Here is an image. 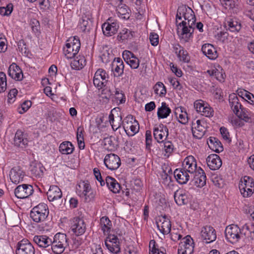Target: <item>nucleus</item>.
Listing matches in <instances>:
<instances>
[{
  "mask_svg": "<svg viewBox=\"0 0 254 254\" xmlns=\"http://www.w3.org/2000/svg\"><path fill=\"white\" fill-rule=\"evenodd\" d=\"M33 241L40 247L47 248L50 246L52 239L46 236L39 235L35 236L33 237Z\"/></svg>",
  "mask_w": 254,
  "mask_h": 254,
  "instance_id": "nucleus-42",
  "label": "nucleus"
},
{
  "mask_svg": "<svg viewBox=\"0 0 254 254\" xmlns=\"http://www.w3.org/2000/svg\"><path fill=\"white\" fill-rule=\"evenodd\" d=\"M33 192L32 187L31 185L23 184L19 185L15 189V196L20 199L25 198L30 196Z\"/></svg>",
  "mask_w": 254,
  "mask_h": 254,
  "instance_id": "nucleus-26",
  "label": "nucleus"
},
{
  "mask_svg": "<svg viewBox=\"0 0 254 254\" xmlns=\"http://www.w3.org/2000/svg\"><path fill=\"white\" fill-rule=\"evenodd\" d=\"M196 21L193 11L186 5L180 6L176 14V23L185 22L189 25H194Z\"/></svg>",
  "mask_w": 254,
  "mask_h": 254,
  "instance_id": "nucleus-3",
  "label": "nucleus"
},
{
  "mask_svg": "<svg viewBox=\"0 0 254 254\" xmlns=\"http://www.w3.org/2000/svg\"><path fill=\"white\" fill-rule=\"evenodd\" d=\"M135 33L126 28L121 30L118 35V39L119 41L125 42L131 40L134 36Z\"/></svg>",
  "mask_w": 254,
  "mask_h": 254,
  "instance_id": "nucleus-49",
  "label": "nucleus"
},
{
  "mask_svg": "<svg viewBox=\"0 0 254 254\" xmlns=\"http://www.w3.org/2000/svg\"><path fill=\"white\" fill-rule=\"evenodd\" d=\"M44 170L45 168L40 163H34L31 165V174L36 178H41L43 176Z\"/></svg>",
  "mask_w": 254,
  "mask_h": 254,
  "instance_id": "nucleus-44",
  "label": "nucleus"
},
{
  "mask_svg": "<svg viewBox=\"0 0 254 254\" xmlns=\"http://www.w3.org/2000/svg\"><path fill=\"white\" fill-rule=\"evenodd\" d=\"M224 26L226 30L234 33L238 32L242 28L241 21L236 17L227 18Z\"/></svg>",
  "mask_w": 254,
  "mask_h": 254,
  "instance_id": "nucleus-27",
  "label": "nucleus"
},
{
  "mask_svg": "<svg viewBox=\"0 0 254 254\" xmlns=\"http://www.w3.org/2000/svg\"><path fill=\"white\" fill-rule=\"evenodd\" d=\"M125 254H138V249L133 245H129L125 248Z\"/></svg>",
  "mask_w": 254,
  "mask_h": 254,
  "instance_id": "nucleus-62",
  "label": "nucleus"
},
{
  "mask_svg": "<svg viewBox=\"0 0 254 254\" xmlns=\"http://www.w3.org/2000/svg\"><path fill=\"white\" fill-rule=\"evenodd\" d=\"M32 103L30 101H24L22 104H21L20 107L18 108V112L20 114H22L24 113H25L26 111H28V110L29 109V108L31 106Z\"/></svg>",
  "mask_w": 254,
  "mask_h": 254,
  "instance_id": "nucleus-60",
  "label": "nucleus"
},
{
  "mask_svg": "<svg viewBox=\"0 0 254 254\" xmlns=\"http://www.w3.org/2000/svg\"><path fill=\"white\" fill-rule=\"evenodd\" d=\"M169 135L167 127L163 124L155 125L153 127V136L157 142L161 143L165 141Z\"/></svg>",
  "mask_w": 254,
  "mask_h": 254,
  "instance_id": "nucleus-15",
  "label": "nucleus"
},
{
  "mask_svg": "<svg viewBox=\"0 0 254 254\" xmlns=\"http://www.w3.org/2000/svg\"><path fill=\"white\" fill-rule=\"evenodd\" d=\"M206 72L220 82H224L226 75L223 68L218 64H212Z\"/></svg>",
  "mask_w": 254,
  "mask_h": 254,
  "instance_id": "nucleus-18",
  "label": "nucleus"
},
{
  "mask_svg": "<svg viewBox=\"0 0 254 254\" xmlns=\"http://www.w3.org/2000/svg\"><path fill=\"white\" fill-rule=\"evenodd\" d=\"M6 77L3 72H0V93L4 92L6 88Z\"/></svg>",
  "mask_w": 254,
  "mask_h": 254,
  "instance_id": "nucleus-59",
  "label": "nucleus"
},
{
  "mask_svg": "<svg viewBox=\"0 0 254 254\" xmlns=\"http://www.w3.org/2000/svg\"><path fill=\"white\" fill-rule=\"evenodd\" d=\"M163 143V151L164 152V156L168 157L173 152L174 146L171 141H165Z\"/></svg>",
  "mask_w": 254,
  "mask_h": 254,
  "instance_id": "nucleus-56",
  "label": "nucleus"
},
{
  "mask_svg": "<svg viewBox=\"0 0 254 254\" xmlns=\"http://www.w3.org/2000/svg\"><path fill=\"white\" fill-rule=\"evenodd\" d=\"M105 183L111 191L114 193H117L120 192L121 190L120 185L115 178L110 176H107Z\"/></svg>",
  "mask_w": 254,
  "mask_h": 254,
  "instance_id": "nucleus-37",
  "label": "nucleus"
},
{
  "mask_svg": "<svg viewBox=\"0 0 254 254\" xmlns=\"http://www.w3.org/2000/svg\"><path fill=\"white\" fill-rule=\"evenodd\" d=\"M91 24V17L89 14H88L87 15L82 16L79 21L78 26L81 31H85L89 30Z\"/></svg>",
  "mask_w": 254,
  "mask_h": 254,
  "instance_id": "nucleus-50",
  "label": "nucleus"
},
{
  "mask_svg": "<svg viewBox=\"0 0 254 254\" xmlns=\"http://www.w3.org/2000/svg\"><path fill=\"white\" fill-rule=\"evenodd\" d=\"M122 57L126 63L132 69H136L139 65V60L130 51L125 50Z\"/></svg>",
  "mask_w": 254,
  "mask_h": 254,
  "instance_id": "nucleus-24",
  "label": "nucleus"
},
{
  "mask_svg": "<svg viewBox=\"0 0 254 254\" xmlns=\"http://www.w3.org/2000/svg\"><path fill=\"white\" fill-rule=\"evenodd\" d=\"M68 246L66 235L58 233L52 239V243L50 246H51V250L54 254H61Z\"/></svg>",
  "mask_w": 254,
  "mask_h": 254,
  "instance_id": "nucleus-4",
  "label": "nucleus"
},
{
  "mask_svg": "<svg viewBox=\"0 0 254 254\" xmlns=\"http://www.w3.org/2000/svg\"><path fill=\"white\" fill-rule=\"evenodd\" d=\"M24 176V172L19 167H13L11 169L9 173V178L11 181L15 184L21 182L23 181Z\"/></svg>",
  "mask_w": 254,
  "mask_h": 254,
  "instance_id": "nucleus-30",
  "label": "nucleus"
},
{
  "mask_svg": "<svg viewBox=\"0 0 254 254\" xmlns=\"http://www.w3.org/2000/svg\"><path fill=\"white\" fill-rule=\"evenodd\" d=\"M173 51L175 52L180 62L188 63L190 61V57L188 52L178 43L173 45Z\"/></svg>",
  "mask_w": 254,
  "mask_h": 254,
  "instance_id": "nucleus-23",
  "label": "nucleus"
},
{
  "mask_svg": "<svg viewBox=\"0 0 254 254\" xmlns=\"http://www.w3.org/2000/svg\"><path fill=\"white\" fill-rule=\"evenodd\" d=\"M149 39L151 44L153 46H156L159 43V36L156 33H150Z\"/></svg>",
  "mask_w": 254,
  "mask_h": 254,
  "instance_id": "nucleus-63",
  "label": "nucleus"
},
{
  "mask_svg": "<svg viewBox=\"0 0 254 254\" xmlns=\"http://www.w3.org/2000/svg\"><path fill=\"white\" fill-rule=\"evenodd\" d=\"M119 28V22L112 17L109 18L102 26L103 34L107 36H111L116 34Z\"/></svg>",
  "mask_w": 254,
  "mask_h": 254,
  "instance_id": "nucleus-13",
  "label": "nucleus"
},
{
  "mask_svg": "<svg viewBox=\"0 0 254 254\" xmlns=\"http://www.w3.org/2000/svg\"><path fill=\"white\" fill-rule=\"evenodd\" d=\"M115 95L117 102L119 104H123L126 102V96L123 91H122L120 89H115Z\"/></svg>",
  "mask_w": 254,
  "mask_h": 254,
  "instance_id": "nucleus-57",
  "label": "nucleus"
},
{
  "mask_svg": "<svg viewBox=\"0 0 254 254\" xmlns=\"http://www.w3.org/2000/svg\"><path fill=\"white\" fill-rule=\"evenodd\" d=\"M203 54L211 60H214L218 57V55L215 47L212 44L206 43L201 47Z\"/></svg>",
  "mask_w": 254,
  "mask_h": 254,
  "instance_id": "nucleus-32",
  "label": "nucleus"
},
{
  "mask_svg": "<svg viewBox=\"0 0 254 254\" xmlns=\"http://www.w3.org/2000/svg\"><path fill=\"white\" fill-rule=\"evenodd\" d=\"M124 64L120 58H115L112 63V70L117 76H120L123 73Z\"/></svg>",
  "mask_w": 254,
  "mask_h": 254,
  "instance_id": "nucleus-45",
  "label": "nucleus"
},
{
  "mask_svg": "<svg viewBox=\"0 0 254 254\" xmlns=\"http://www.w3.org/2000/svg\"><path fill=\"white\" fill-rule=\"evenodd\" d=\"M190 173L182 167L176 169L174 172V177L180 184H186L190 179Z\"/></svg>",
  "mask_w": 254,
  "mask_h": 254,
  "instance_id": "nucleus-29",
  "label": "nucleus"
},
{
  "mask_svg": "<svg viewBox=\"0 0 254 254\" xmlns=\"http://www.w3.org/2000/svg\"><path fill=\"white\" fill-rule=\"evenodd\" d=\"M48 199L50 201H54L60 199L62 196L61 189L57 186H50L47 192Z\"/></svg>",
  "mask_w": 254,
  "mask_h": 254,
  "instance_id": "nucleus-36",
  "label": "nucleus"
},
{
  "mask_svg": "<svg viewBox=\"0 0 254 254\" xmlns=\"http://www.w3.org/2000/svg\"><path fill=\"white\" fill-rule=\"evenodd\" d=\"M193 184L198 188H202L206 184V177L202 168H198L193 174Z\"/></svg>",
  "mask_w": 254,
  "mask_h": 254,
  "instance_id": "nucleus-28",
  "label": "nucleus"
},
{
  "mask_svg": "<svg viewBox=\"0 0 254 254\" xmlns=\"http://www.w3.org/2000/svg\"><path fill=\"white\" fill-rule=\"evenodd\" d=\"M207 144L210 149L215 152L219 153L223 150L221 142L215 137L210 136L207 140Z\"/></svg>",
  "mask_w": 254,
  "mask_h": 254,
  "instance_id": "nucleus-40",
  "label": "nucleus"
},
{
  "mask_svg": "<svg viewBox=\"0 0 254 254\" xmlns=\"http://www.w3.org/2000/svg\"><path fill=\"white\" fill-rule=\"evenodd\" d=\"M236 116L241 119L242 121L248 123L251 122L253 113L247 108H242L239 110Z\"/></svg>",
  "mask_w": 254,
  "mask_h": 254,
  "instance_id": "nucleus-51",
  "label": "nucleus"
},
{
  "mask_svg": "<svg viewBox=\"0 0 254 254\" xmlns=\"http://www.w3.org/2000/svg\"><path fill=\"white\" fill-rule=\"evenodd\" d=\"M229 121L235 127H242L244 125L243 121L238 117L234 116L230 117L229 118Z\"/></svg>",
  "mask_w": 254,
  "mask_h": 254,
  "instance_id": "nucleus-58",
  "label": "nucleus"
},
{
  "mask_svg": "<svg viewBox=\"0 0 254 254\" xmlns=\"http://www.w3.org/2000/svg\"><path fill=\"white\" fill-rule=\"evenodd\" d=\"M80 48V42L78 38L72 37L66 42L63 48V53L67 59H71L78 54Z\"/></svg>",
  "mask_w": 254,
  "mask_h": 254,
  "instance_id": "nucleus-5",
  "label": "nucleus"
},
{
  "mask_svg": "<svg viewBox=\"0 0 254 254\" xmlns=\"http://www.w3.org/2000/svg\"><path fill=\"white\" fill-rule=\"evenodd\" d=\"M193 249V239L190 235H187L181 240L178 250V254H192Z\"/></svg>",
  "mask_w": 254,
  "mask_h": 254,
  "instance_id": "nucleus-11",
  "label": "nucleus"
},
{
  "mask_svg": "<svg viewBox=\"0 0 254 254\" xmlns=\"http://www.w3.org/2000/svg\"><path fill=\"white\" fill-rule=\"evenodd\" d=\"M229 103L231 110L235 114H238L239 110L243 107L238 99L237 93H233L229 95Z\"/></svg>",
  "mask_w": 254,
  "mask_h": 254,
  "instance_id": "nucleus-35",
  "label": "nucleus"
},
{
  "mask_svg": "<svg viewBox=\"0 0 254 254\" xmlns=\"http://www.w3.org/2000/svg\"><path fill=\"white\" fill-rule=\"evenodd\" d=\"M153 90L156 96L159 97H164L167 93L166 88L161 82H157L154 85Z\"/></svg>",
  "mask_w": 254,
  "mask_h": 254,
  "instance_id": "nucleus-54",
  "label": "nucleus"
},
{
  "mask_svg": "<svg viewBox=\"0 0 254 254\" xmlns=\"http://www.w3.org/2000/svg\"><path fill=\"white\" fill-rule=\"evenodd\" d=\"M123 127L127 134L129 136L135 135L139 129L138 122L131 115L125 118L123 121Z\"/></svg>",
  "mask_w": 254,
  "mask_h": 254,
  "instance_id": "nucleus-9",
  "label": "nucleus"
},
{
  "mask_svg": "<svg viewBox=\"0 0 254 254\" xmlns=\"http://www.w3.org/2000/svg\"><path fill=\"white\" fill-rule=\"evenodd\" d=\"M100 227L104 235L110 234L112 224L108 217L103 216L100 220Z\"/></svg>",
  "mask_w": 254,
  "mask_h": 254,
  "instance_id": "nucleus-43",
  "label": "nucleus"
},
{
  "mask_svg": "<svg viewBox=\"0 0 254 254\" xmlns=\"http://www.w3.org/2000/svg\"><path fill=\"white\" fill-rule=\"evenodd\" d=\"M117 7V14L119 17L123 19H127L130 17L129 9L127 6L122 3L118 4L116 6Z\"/></svg>",
  "mask_w": 254,
  "mask_h": 254,
  "instance_id": "nucleus-41",
  "label": "nucleus"
},
{
  "mask_svg": "<svg viewBox=\"0 0 254 254\" xmlns=\"http://www.w3.org/2000/svg\"><path fill=\"white\" fill-rule=\"evenodd\" d=\"M71 229L75 235H81L85 232L86 225L83 219L75 217L72 219Z\"/></svg>",
  "mask_w": 254,
  "mask_h": 254,
  "instance_id": "nucleus-25",
  "label": "nucleus"
},
{
  "mask_svg": "<svg viewBox=\"0 0 254 254\" xmlns=\"http://www.w3.org/2000/svg\"><path fill=\"white\" fill-rule=\"evenodd\" d=\"M74 149L73 144L69 141H64L59 146V151L63 154H70Z\"/></svg>",
  "mask_w": 254,
  "mask_h": 254,
  "instance_id": "nucleus-53",
  "label": "nucleus"
},
{
  "mask_svg": "<svg viewBox=\"0 0 254 254\" xmlns=\"http://www.w3.org/2000/svg\"><path fill=\"white\" fill-rule=\"evenodd\" d=\"M169 234L171 240L174 242L182 239L181 238L183 237V230L181 228H175L173 227Z\"/></svg>",
  "mask_w": 254,
  "mask_h": 254,
  "instance_id": "nucleus-55",
  "label": "nucleus"
},
{
  "mask_svg": "<svg viewBox=\"0 0 254 254\" xmlns=\"http://www.w3.org/2000/svg\"><path fill=\"white\" fill-rule=\"evenodd\" d=\"M105 244L109 252L118 254L120 252V243L118 237L112 234L108 235L105 241Z\"/></svg>",
  "mask_w": 254,
  "mask_h": 254,
  "instance_id": "nucleus-12",
  "label": "nucleus"
},
{
  "mask_svg": "<svg viewBox=\"0 0 254 254\" xmlns=\"http://www.w3.org/2000/svg\"><path fill=\"white\" fill-rule=\"evenodd\" d=\"M171 112V109L169 107L166 103L163 102L161 106L158 108L157 115L158 119L167 118Z\"/></svg>",
  "mask_w": 254,
  "mask_h": 254,
  "instance_id": "nucleus-48",
  "label": "nucleus"
},
{
  "mask_svg": "<svg viewBox=\"0 0 254 254\" xmlns=\"http://www.w3.org/2000/svg\"><path fill=\"white\" fill-rule=\"evenodd\" d=\"M239 188L241 194L245 197L251 196L254 192V180L253 178L245 176L239 182Z\"/></svg>",
  "mask_w": 254,
  "mask_h": 254,
  "instance_id": "nucleus-7",
  "label": "nucleus"
},
{
  "mask_svg": "<svg viewBox=\"0 0 254 254\" xmlns=\"http://www.w3.org/2000/svg\"><path fill=\"white\" fill-rule=\"evenodd\" d=\"M175 114L179 123L185 125L188 122V113L185 108L182 107L176 109Z\"/></svg>",
  "mask_w": 254,
  "mask_h": 254,
  "instance_id": "nucleus-46",
  "label": "nucleus"
},
{
  "mask_svg": "<svg viewBox=\"0 0 254 254\" xmlns=\"http://www.w3.org/2000/svg\"><path fill=\"white\" fill-rule=\"evenodd\" d=\"M200 236L202 239L205 241L206 243H211L216 239L215 230L210 226H205L201 228Z\"/></svg>",
  "mask_w": 254,
  "mask_h": 254,
  "instance_id": "nucleus-22",
  "label": "nucleus"
},
{
  "mask_svg": "<svg viewBox=\"0 0 254 254\" xmlns=\"http://www.w3.org/2000/svg\"><path fill=\"white\" fill-rule=\"evenodd\" d=\"M8 74L16 81H21L23 78V74L21 69L15 63H12L9 66Z\"/></svg>",
  "mask_w": 254,
  "mask_h": 254,
  "instance_id": "nucleus-31",
  "label": "nucleus"
},
{
  "mask_svg": "<svg viewBox=\"0 0 254 254\" xmlns=\"http://www.w3.org/2000/svg\"><path fill=\"white\" fill-rule=\"evenodd\" d=\"M16 254H35V249L27 239H23L16 245Z\"/></svg>",
  "mask_w": 254,
  "mask_h": 254,
  "instance_id": "nucleus-14",
  "label": "nucleus"
},
{
  "mask_svg": "<svg viewBox=\"0 0 254 254\" xmlns=\"http://www.w3.org/2000/svg\"><path fill=\"white\" fill-rule=\"evenodd\" d=\"M76 193L79 196L87 202L92 200L95 195V193L91 189L88 181H82L79 183L76 187Z\"/></svg>",
  "mask_w": 254,
  "mask_h": 254,
  "instance_id": "nucleus-6",
  "label": "nucleus"
},
{
  "mask_svg": "<svg viewBox=\"0 0 254 254\" xmlns=\"http://www.w3.org/2000/svg\"><path fill=\"white\" fill-rule=\"evenodd\" d=\"M17 93V90L15 88L12 89L9 91L7 99V101L9 104H12L15 101Z\"/></svg>",
  "mask_w": 254,
  "mask_h": 254,
  "instance_id": "nucleus-61",
  "label": "nucleus"
},
{
  "mask_svg": "<svg viewBox=\"0 0 254 254\" xmlns=\"http://www.w3.org/2000/svg\"><path fill=\"white\" fill-rule=\"evenodd\" d=\"M157 226L159 231L163 235H167L171 232V222L167 216H162L156 221Z\"/></svg>",
  "mask_w": 254,
  "mask_h": 254,
  "instance_id": "nucleus-21",
  "label": "nucleus"
},
{
  "mask_svg": "<svg viewBox=\"0 0 254 254\" xmlns=\"http://www.w3.org/2000/svg\"><path fill=\"white\" fill-rule=\"evenodd\" d=\"M206 124L203 120H197L192 121L191 124L192 133L194 137L200 139L206 131Z\"/></svg>",
  "mask_w": 254,
  "mask_h": 254,
  "instance_id": "nucleus-17",
  "label": "nucleus"
},
{
  "mask_svg": "<svg viewBox=\"0 0 254 254\" xmlns=\"http://www.w3.org/2000/svg\"><path fill=\"white\" fill-rule=\"evenodd\" d=\"M113 110L111 111L109 115V121L114 131L119 128L121 125H123L122 118L119 115L115 116L113 113Z\"/></svg>",
  "mask_w": 254,
  "mask_h": 254,
  "instance_id": "nucleus-39",
  "label": "nucleus"
},
{
  "mask_svg": "<svg viewBox=\"0 0 254 254\" xmlns=\"http://www.w3.org/2000/svg\"><path fill=\"white\" fill-rule=\"evenodd\" d=\"M182 167L190 174H193L198 170V168H201L197 166L196 160L192 155H189L185 157L182 162Z\"/></svg>",
  "mask_w": 254,
  "mask_h": 254,
  "instance_id": "nucleus-19",
  "label": "nucleus"
},
{
  "mask_svg": "<svg viewBox=\"0 0 254 254\" xmlns=\"http://www.w3.org/2000/svg\"><path fill=\"white\" fill-rule=\"evenodd\" d=\"M14 142L15 145L23 148L27 145L28 140L26 135L21 130H18L15 133Z\"/></svg>",
  "mask_w": 254,
  "mask_h": 254,
  "instance_id": "nucleus-38",
  "label": "nucleus"
},
{
  "mask_svg": "<svg viewBox=\"0 0 254 254\" xmlns=\"http://www.w3.org/2000/svg\"><path fill=\"white\" fill-rule=\"evenodd\" d=\"M189 196V193L184 190H177L174 195L175 201L178 205L188 203L190 200Z\"/></svg>",
  "mask_w": 254,
  "mask_h": 254,
  "instance_id": "nucleus-33",
  "label": "nucleus"
},
{
  "mask_svg": "<svg viewBox=\"0 0 254 254\" xmlns=\"http://www.w3.org/2000/svg\"><path fill=\"white\" fill-rule=\"evenodd\" d=\"M177 34L182 43L189 42L192 39L193 25H189L185 22L177 23Z\"/></svg>",
  "mask_w": 254,
  "mask_h": 254,
  "instance_id": "nucleus-8",
  "label": "nucleus"
},
{
  "mask_svg": "<svg viewBox=\"0 0 254 254\" xmlns=\"http://www.w3.org/2000/svg\"><path fill=\"white\" fill-rule=\"evenodd\" d=\"M193 107L196 112L203 116L211 118L214 112L213 109L205 101L202 100H197L193 103Z\"/></svg>",
  "mask_w": 254,
  "mask_h": 254,
  "instance_id": "nucleus-10",
  "label": "nucleus"
},
{
  "mask_svg": "<svg viewBox=\"0 0 254 254\" xmlns=\"http://www.w3.org/2000/svg\"><path fill=\"white\" fill-rule=\"evenodd\" d=\"M49 209L47 204L41 203L34 207L30 212V217L35 222L41 223L40 231H48L49 226L44 221L49 215Z\"/></svg>",
  "mask_w": 254,
  "mask_h": 254,
  "instance_id": "nucleus-2",
  "label": "nucleus"
},
{
  "mask_svg": "<svg viewBox=\"0 0 254 254\" xmlns=\"http://www.w3.org/2000/svg\"><path fill=\"white\" fill-rule=\"evenodd\" d=\"M161 177L162 183L165 185H168L171 182V178L166 172L163 171Z\"/></svg>",
  "mask_w": 254,
  "mask_h": 254,
  "instance_id": "nucleus-64",
  "label": "nucleus"
},
{
  "mask_svg": "<svg viewBox=\"0 0 254 254\" xmlns=\"http://www.w3.org/2000/svg\"><path fill=\"white\" fill-rule=\"evenodd\" d=\"M109 75L103 69H98L93 77V84L98 89H101L106 85Z\"/></svg>",
  "mask_w": 254,
  "mask_h": 254,
  "instance_id": "nucleus-16",
  "label": "nucleus"
},
{
  "mask_svg": "<svg viewBox=\"0 0 254 254\" xmlns=\"http://www.w3.org/2000/svg\"><path fill=\"white\" fill-rule=\"evenodd\" d=\"M85 64L86 60L85 57L80 55L76 57L70 64L71 68L75 70L82 69Z\"/></svg>",
  "mask_w": 254,
  "mask_h": 254,
  "instance_id": "nucleus-52",
  "label": "nucleus"
},
{
  "mask_svg": "<svg viewBox=\"0 0 254 254\" xmlns=\"http://www.w3.org/2000/svg\"><path fill=\"white\" fill-rule=\"evenodd\" d=\"M104 163L108 169L112 171L118 169L121 164L120 157L113 153L107 154L105 156Z\"/></svg>",
  "mask_w": 254,
  "mask_h": 254,
  "instance_id": "nucleus-20",
  "label": "nucleus"
},
{
  "mask_svg": "<svg viewBox=\"0 0 254 254\" xmlns=\"http://www.w3.org/2000/svg\"><path fill=\"white\" fill-rule=\"evenodd\" d=\"M253 227L250 224H245L242 229L237 225L231 224L225 229V237L230 243L235 244L245 237H249V235L253 232Z\"/></svg>",
  "mask_w": 254,
  "mask_h": 254,
  "instance_id": "nucleus-1",
  "label": "nucleus"
},
{
  "mask_svg": "<svg viewBox=\"0 0 254 254\" xmlns=\"http://www.w3.org/2000/svg\"><path fill=\"white\" fill-rule=\"evenodd\" d=\"M208 167L212 170L218 169L222 165V161L219 156L216 154H211L206 159Z\"/></svg>",
  "mask_w": 254,
  "mask_h": 254,
  "instance_id": "nucleus-34",
  "label": "nucleus"
},
{
  "mask_svg": "<svg viewBox=\"0 0 254 254\" xmlns=\"http://www.w3.org/2000/svg\"><path fill=\"white\" fill-rule=\"evenodd\" d=\"M238 95L244 101L252 105H254V95L243 89H239L237 91Z\"/></svg>",
  "mask_w": 254,
  "mask_h": 254,
  "instance_id": "nucleus-47",
  "label": "nucleus"
}]
</instances>
